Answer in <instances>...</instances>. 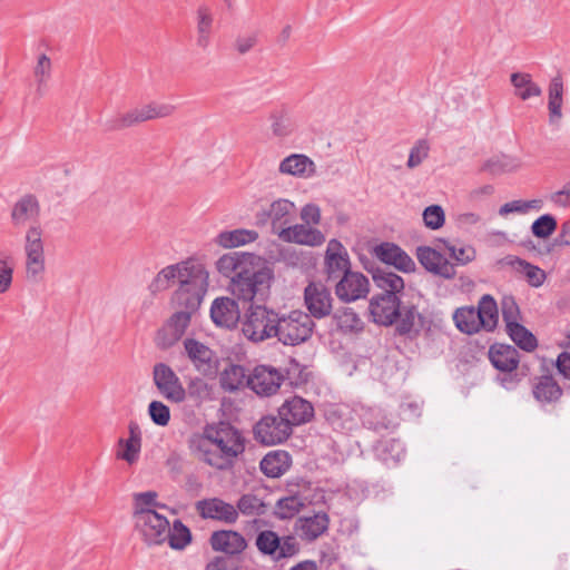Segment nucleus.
<instances>
[{
  "mask_svg": "<svg viewBox=\"0 0 570 570\" xmlns=\"http://www.w3.org/2000/svg\"><path fill=\"white\" fill-rule=\"evenodd\" d=\"M557 226V219L550 214H544L532 223L531 230L535 237L547 238L553 234Z\"/></svg>",
  "mask_w": 570,
  "mask_h": 570,
  "instance_id": "56",
  "label": "nucleus"
},
{
  "mask_svg": "<svg viewBox=\"0 0 570 570\" xmlns=\"http://www.w3.org/2000/svg\"><path fill=\"white\" fill-rule=\"evenodd\" d=\"M370 273L375 286L382 291L380 294L391 296H400L402 294L404 281L396 273L390 271L387 267H373L370 269Z\"/></svg>",
  "mask_w": 570,
  "mask_h": 570,
  "instance_id": "32",
  "label": "nucleus"
},
{
  "mask_svg": "<svg viewBox=\"0 0 570 570\" xmlns=\"http://www.w3.org/2000/svg\"><path fill=\"white\" fill-rule=\"evenodd\" d=\"M501 312H502V318L505 323V326L509 327L513 324L519 323V306L515 303L514 298L512 296H504L501 301Z\"/></svg>",
  "mask_w": 570,
  "mask_h": 570,
  "instance_id": "61",
  "label": "nucleus"
},
{
  "mask_svg": "<svg viewBox=\"0 0 570 570\" xmlns=\"http://www.w3.org/2000/svg\"><path fill=\"white\" fill-rule=\"evenodd\" d=\"M153 380L157 390L166 400L180 403L186 399V391L179 377L169 365L165 363L155 364Z\"/></svg>",
  "mask_w": 570,
  "mask_h": 570,
  "instance_id": "13",
  "label": "nucleus"
},
{
  "mask_svg": "<svg viewBox=\"0 0 570 570\" xmlns=\"http://www.w3.org/2000/svg\"><path fill=\"white\" fill-rule=\"evenodd\" d=\"M128 432V439H120L118 441L119 446L124 448V450L118 452L117 458L132 464L138 460L141 449V431L138 423L129 422Z\"/></svg>",
  "mask_w": 570,
  "mask_h": 570,
  "instance_id": "36",
  "label": "nucleus"
},
{
  "mask_svg": "<svg viewBox=\"0 0 570 570\" xmlns=\"http://www.w3.org/2000/svg\"><path fill=\"white\" fill-rule=\"evenodd\" d=\"M511 85L514 88V95L521 100H528L532 97H540L542 89L532 80V76L527 72H513L510 76Z\"/></svg>",
  "mask_w": 570,
  "mask_h": 570,
  "instance_id": "40",
  "label": "nucleus"
},
{
  "mask_svg": "<svg viewBox=\"0 0 570 570\" xmlns=\"http://www.w3.org/2000/svg\"><path fill=\"white\" fill-rule=\"evenodd\" d=\"M213 23L212 9L207 4H200L196 11V45L204 50L209 46Z\"/></svg>",
  "mask_w": 570,
  "mask_h": 570,
  "instance_id": "38",
  "label": "nucleus"
},
{
  "mask_svg": "<svg viewBox=\"0 0 570 570\" xmlns=\"http://www.w3.org/2000/svg\"><path fill=\"white\" fill-rule=\"evenodd\" d=\"M374 455L387 468L396 466L405 458V448L399 439L380 440L373 446Z\"/></svg>",
  "mask_w": 570,
  "mask_h": 570,
  "instance_id": "31",
  "label": "nucleus"
},
{
  "mask_svg": "<svg viewBox=\"0 0 570 570\" xmlns=\"http://www.w3.org/2000/svg\"><path fill=\"white\" fill-rule=\"evenodd\" d=\"M430 144L426 139H419L410 149L406 167L414 169L419 167L429 156Z\"/></svg>",
  "mask_w": 570,
  "mask_h": 570,
  "instance_id": "57",
  "label": "nucleus"
},
{
  "mask_svg": "<svg viewBox=\"0 0 570 570\" xmlns=\"http://www.w3.org/2000/svg\"><path fill=\"white\" fill-rule=\"evenodd\" d=\"M272 131L277 137L288 136L293 131V124L291 118L285 115H273L272 116Z\"/></svg>",
  "mask_w": 570,
  "mask_h": 570,
  "instance_id": "63",
  "label": "nucleus"
},
{
  "mask_svg": "<svg viewBox=\"0 0 570 570\" xmlns=\"http://www.w3.org/2000/svg\"><path fill=\"white\" fill-rule=\"evenodd\" d=\"M206 444L213 445L234 465L235 459L245 450L244 438L240 432L228 423L207 428L204 432Z\"/></svg>",
  "mask_w": 570,
  "mask_h": 570,
  "instance_id": "4",
  "label": "nucleus"
},
{
  "mask_svg": "<svg viewBox=\"0 0 570 570\" xmlns=\"http://www.w3.org/2000/svg\"><path fill=\"white\" fill-rule=\"evenodd\" d=\"M253 433L257 442L274 445L286 441L291 436L292 430L277 412L262 416L254 425Z\"/></svg>",
  "mask_w": 570,
  "mask_h": 570,
  "instance_id": "10",
  "label": "nucleus"
},
{
  "mask_svg": "<svg viewBox=\"0 0 570 570\" xmlns=\"http://www.w3.org/2000/svg\"><path fill=\"white\" fill-rule=\"evenodd\" d=\"M337 330L343 333H353L356 330V313L352 307H338L333 314Z\"/></svg>",
  "mask_w": 570,
  "mask_h": 570,
  "instance_id": "53",
  "label": "nucleus"
},
{
  "mask_svg": "<svg viewBox=\"0 0 570 570\" xmlns=\"http://www.w3.org/2000/svg\"><path fill=\"white\" fill-rule=\"evenodd\" d=\"M406 305L401 302L400 296L375 294L370 299L368 313L373 323L392 326Z\"/></svg>",
  "mask_w": 570,
  "mask_h": 570,
  "instance_id": "11",
  "label": "nucleus"
},
{
  "mask_svg": "<svg viewBox=\"0 0 570 570\" xmlns=\"http://www.w3.org/2000/svg\"><path fill=\"white\" fill-rule=\"evenodd\" d=\"M210 317L217 326L225 328L235 327L240 318L237 302L229 297L214 299L210 307Z\"/></svg>",
  "mask_w": 570,
  "mask_h": 570,
  "instance_id": "23",
  "label": "nucleus"
},
{
  "mask_svg": "<svg viewBox=\"0 0 570 570\" xmlns=\"http://www.w3.org/2000/svg\"><path fill=\"white\" fill-rule=\"evenodd\" d=\"M190 320L191 315L177 311L169 317L166 324L183 336L190 324Z\"/></svg>",
  "mask_w": 570,
  "mask_h": 570,
  "instance_id": "64",
  "label": "nucleus"
},
{
  "mask_svg": "<svg viewBox=\"0 0 570 570\" xmlns=\"http://www.w3.org/2000/svg\"><path fill=\"white\" fill-rule=\"evenodd\" d=\"M175 107L168 104L151 102L141 107H136L122 115L108 121V129L121 130L125 128L137 126L144 121L165 118L170 116Z\"/></svg>",
  "mask_w": 570,
  "mask_h": 570,
  "instance_id": "7",
  "label": "nucleus"
},
{
  "mask_svg": "<svg viewBox=\"0 0 570 570\" xmlns=\"http://www.w3.org/2000/svg\"><path fill=\"white\" fill-rule=\"evenodd\" d=\"M236 509L238 514L242 513L244 515H264L267 512V504L259 499L257 495L253 493L243 494L238 501Z\"/></svg>",
  "mask_w": 570,
  "mask_h": 570,
  "instance_id": "49",
  "label": "nucleus"
},
{
  "mask_svg": "<svg viewBox=\"0 0 570 570\" xmlns=\"http://www.w3.org/2000/svg\"><path fill=\"white\" fill-rule=\"evenodd\" d=\"M507 332L511 340L523 351L532 352L535 350L538 345L535 336L522 324H513L507 327Z\"/></svg>",
  "mask_w": 570,
  "mask_h": 570,
  "instance_id": "48",
  "label": "nucleus"
},
{
  "mask_svg": "<svg viewBox=\"0 0 570 570\" xmlns=\"http://www.w3.org/2000/svg\"><path fill=\"white\" fill-rule=\"evenodd\" d=\"M279 171L293 176L309 177L315 173V165L307 156L293 154L281 161Z\"/></svg>",
  "mask_w": 570,
  "mask_h": 570,
  "instance_id": "37",
  "label": "nucleus"
},
{
  "mask_svg": "<svg viewBox=\"0 0 570 570\" xmlns=\"http://www.w3.org/2000/svg\"><path fill=\"white\" fill-rule=\"evenodd\" d=\"M416 258L429 273L435 276L444 279H453L456 275L454 264L439 250L430 246H419L416 248Z\"/></svg>",
  "mask_w": 570,
  "mask_h": 570,
  "instance_id": "15",
  "label": "nucleus"
},
{
  "mask_svg": "<svg viewBox=\"0 0 570 570\" xmlns=\"http://www.w3.org/2000/svg\"><path fill=\"white\" fill-rule=\"evenodd\" d=\"M508 264L518 273L523 274L532 287H540L546 281V273L540 267L519 257H508Z\"/></svg>",
  "mask_w": 570,
  "mask_h": 570,
  "instance_id": "44",
  "label": "nucleus"
},
{
  "mask_svg": "<svg viewBox=\"0 0 570 570\" xmlns=\"http://www.w3.org/2000/svg\"><path fill=\"white\" fill-rule=\"evenodd\" d=\"M422 217L424 225L432 230L441 228L445 223V214L440 205L428 206L423 210Z\"/></svg>",
  "mask_w": 570,
  "mask_h": 570,
  "instance_id": "58",
  "label": "nucleus"
},
{
  "mask_svg": "<svg viewBox=\"0 0 570 570\" xmlns=\"http://www.w3.org/2000/svg\"><path fill=\"white\" fill-rule=\"evenodd\" d=\"M26 275L29 281L38 282L45 272V247L40 225H30L24 235Z\"/></svg>",
  "mask_w": 570,
  "mask_h": 570,
  "instance_id": "6",
  "label": "nucleus"
},
{
  "mask_svg": "<svg viewBox=\"0 0 570 570\" xmlns=\"http://www.w3.org/2000/svg\"><path fill=\"white\" fill-rule=\"evenodd\" d=\"M135 528L148 546L161 544L168 535V519L158 512L140 513L132 518Z\"/></svg>",
  "mask_w": 570,
  "mask_h": 570,
  "instance_id": "14",
  "label": "nucleus"
},
{
  "mask_svg": "<svg viewBox=\"0 0 570 570\" xmlns=\"http://www.w3.org/2000/svg\"><path fill=\"white\" fill-rule=\"evenodd\" d=\"M304 299L311 318L320 320L328 316L332 312L331 292L321 283H309L304 289Z\"/></svg>",
  "mask_w": 570,
  "mask_h": 570,
  "instance_id": "17",
  "label": "nucleus"
},
{
  "mask_svg": "<svg viewBox=\"0 0 570 570\" xmlns=\"http://www.w3.org/2000/svg\"><path fill=\"white\" fill-rule=\"evenodd\" d=\"M181 337L178 332L165 323V325L158 330L155 342L159 348L167 350L174 346Z\"/></svg>",
  "mask_w": 570,
  "mask_h": 570,
  "instance_id": "60",
  "label": "nucleus"
},
{
  "mask_svg": "<svg viewBox=\"0 0 570 570\" xmlns=\"http://www.w3.org/2000/svg\"><path fill=\"white\" fill-rule=\"evenodd\" d=\"M184 347L197 372L206 377H215L218 374L220 361L215 351L195 338H186Z\"/></svg>",
  "mask_w": 570,
  "mask_h": 570,
  "instance_id": "9",
  "label": "nucleus"
},
{
  "mask_svg": "<svg viewBox=\"0 0 570 570\" xmlns=\"http://www.w3.org/2000/svg\"><path fill=\"white\" fill-rule=\"evenodd\" d=\"M248 374L244 366L229 364L219 374V383L224 391L235 392L247 384Z\"/></svg>",
  "mask_w": 570,
  "mask_h": 570,
  "instance_id": "42",
  "label": "nucleus"
},
{
  "mask_svg": "<svg viewBox=\"0 0 570 570\" xmlns=\"http://www.w3.org/2000/svg\"><path fill=\"white\" fill-rule=\"evenodd\" d=\"M51 71V60L47 55H41L38 58L37 65L35 67V77L38 82V91H41V87L45 85L47 79L50 76Z\"/></svg>",
  "mask_w": 570,
  "mask_h": 570,
  "instance_id": "62",
  "label": "nucleus"
},
{
  "mask_svg": "<svg viewBox=\"0 0 570 570\" xmlns=\"http://www.w3.org/2000/svg\"><path fill=\"white\" fill-rule=\"evenodd\" d=\"M258 237V233L252 229H234V230H225L219 233L216 236V243L224 248H233L246 245L256 240Z\"/></svg>",
  "mask_w": 570,
  "mask_h": 570,
  "instance_id": "43",
  "label": "nucleus"
},
{
  "mask_svg": "<svg viewBox=\"0 0 570 570\" xmlns=\"http://www.w3.org/2000/svg\"><path fill=\"white\" fill-rule=\"evenodd\" d=\"M199 459L217 470H228L233 465L213 445L206 444V440L198 445Z\"/></svg>",
  "mask_w": 570,
  "mask_h": 570,
  "instance_id": "51",
  "label": "nucleus"
},
{
  "mask_svg": "<svg viewBox=\"0 0 570 570\" xmlns=\"http://www.w3.org/2000/svg\"><path fill=\"white\" fill-rule=\"evenodd\" d=\"M40 204L32 194L21 196L12 206L10 218L14 227H23L28 224L39 225Z\"/></svg>",
  "mask_w": 570,
  "mask_h": 570,
  "instance_id": "21",
  "label": "nucleus"
},
{
  "mask_svg": "<svg viewBox=\"0 0 570 570\" xmlns=\"http://www.w3.org/2000/svg\"><path fill=\"white\" fill-rule=\"evenodd\" d=\"M294 204L287 199H277L273 202L269 206L268 210H264L259 215V220L262 223L271 222L273 229L286 228L291 220L292 215L294 213Z\"/></svg>",
  "mask_w": 570,
  "mask_h": 570,
  "instance_id": "30",
  "label": "nucleus"
},
{
  "mask_svg": "<svg viewBox=\"0 0 570 570\" xmlns=\"http://www.w3.org/2000/svg\"><path fill=\"white\" fill-rule=\"evenodd\" d=\"M521 163L518 158L511 157L508 155H499L488 159L483 166L482 170L488 171L491 175H500L503 173H511L519 169Z\"/></svg>",
  "mask_w": 570,
  "mask_h": 570,
  "instance_id": "46",
  "label": "nucleus"
},
{
  "mask_svg": "<svg viewBox=\"0 0 570 570\" xmlns=\"http://www.w3.org/2000/svg\"><path fill=\"white\" fill-rule=\"evenodd\" d=\"M302 494L294 493L278 499L274 509V515L276 518L281 520L292 519L305 508L308 499L305 491L311 489V483L302 479Z\"/></svg>",
  "mask_w": 570,
  "mask_h": 570,
  "instance_id": "28",
  "label": "nucleus"
},
{
  "mask_svg": "<svg viewBox=\"0 0 570 570\" xmlns=\"http://www.w3.org/2000/svg\"><path fill=\"white\" fill-rule=\"evenodd\" d=\"M257 255L246 252H230L224 254L216 262L217 271L224 276L230 279H236V276L246 274V268L252 262L256 259Z\"/></svg>",
  "mask_w": 570,
  "mask_h": 570,
  "instance_id": "22",
  "label": "nucleus"
},
{
  "mask_svg": "<svg viewBox=\"0 0 570 570\" xmlns=\"http://www.w3.org/2000/svg\"><path fill=\"white\" fill-rule=\"evenodd\" d=\"M489 358L497 370L504 373H511L519 365V352L511 345H492L489 350Z\"/></svg>",
  "mask_w": 570,
  "mask_h": 570,
  "instance_id": "33",
  "label": "nucleus"
},
{
  "mask_svg": "<svg viewBox=\"0 0 570 570\" xmlns=\"http://www.w3.org/2000/svg\"><path fill=\"white\" fill-rule=\"evenodd\" d=\"M292 464L288 452L283 450H274L268 452L261 461V471L268 478L282 476Z\"/></svg>",
  "mask_w": 570,
  "mask_h": 570,
  "instance_id": "35",
  "label": "nucleus"
},
{
  "mask_svg": "<svg viewBox=\"0 0 570 570\" xmlns=\"http://www.w3.org/2000/svg\"><path fill=\"white\" fill-rule=\"evenodd\" d=\"M373 255L382 263L393 266L403 273L415 271V263L399 245L383 242L373 248Z\"/></svg>",
  "mask_w": 570,
  "mask_h": 570,
  "instance_id": "18",
  "label": "nucleus"
},
{
  "mask_svg": "<svg viewBox=\"0 0 570 570\" xmlns=\"http://www.w3.org/2000/svg\"><path fill=\"white\" fill-rule=\"evenodd\" d=\"M277 313L265 305L250 304L243 322V334L252 342H263L274 337Z\"/></svg>",
  "mask_w": 570,
  "mask_h": 570,
  "instance_id": "5",
  "label": "nucleus"
},
{
  "mask_svg": "<svg viewBox=\"0 0 570 570\" xmlns=\"http://www.w3.org/2000/svg\"><path fill=\"white\" fill-rule=\"evenodd\" d=\"M358 416L364 428L375 432L393 431L399 425L395 416L387 414L383 409L376 406L362 407V412Z\"/></svg>",
  "mask_w": 570,
  "mask_h": 570,
  "instance_id": "29",
  "label": "nucleus"
},
{
  "mask_svg": "<svg viewBox=\"0 0 570 570\" xmlns=\"http://www.w3.org/2000/svg\"><path fill=\"white\" fill-rule=\"evenodd\" d=\"M169 547L174 550L185 549L191 541V532L180 520H175L173 525L168 523V535H166Z\"/></svg>",
  "mask_w": 570,
  "mask_h": 570,
  "instance_id": "45",
  "label": "nucleus"
},
{
  "mask_svg": "<svg viewBox=\"0 0 570 570\" xmlns=\"http://www.w3.org/2000/svg\"><path fill=\"white\" fill-rule=\"evenodd\" d=\"M148 414L153 423L158 426H166L170 421V410L160 401H151L149 403Z\"/></svg>",
  "mask_w": 570,
  "mask_h": 570,
  "instance_id": "59",
  "label": "nucleus"
},
{
  "mask_svg": "<svg viewBox=\"0 0 570 570\" xmlns=\"http://www.w3.org/2000/svg\"><path fill=\"white\" fill-rule=\"evenodd\" d=\"M209 543L214 551L228 556L240 554L247 547L245 538L237 531L219 530L212 533Z\"/></svg>",
  "mask_w": 570,
  "mask_h": 570,
  "instance_id": "25",
  "label": "nucleus"
},
{
  "mask_svg": "<svg viewBox=\"0 0 570 570\" xmlns=\"http://www.w3.org/2000/svg\"><path fill=\"white\" fill-rule=\"evenodd\" d=\"M278 414L288 428L293 431V426L304 424L314 416L313 405L301 396H293L277 409Z\"/></svg>",
  "mask_w": 570,
  "mask_h": 570,
  "instance_id": "20",
  "label": "nucleus"
},
{
  "mask_svg": "<svg viewBox=\"0 0 570 570\" xmlns=\"http://www.w3.org/2000/svg\"><path fill=\"white\" fill-rule=\"evenodd\" d=\"M532 395L541 406L552 405L560 401L563 390L551 374H544L533 383Z\"/></svg>",
  "mask_w": 570,
  "mask_h": 570,
  "instance_id": "26",
  "label": "nucleus"
},
{
  "mask_svg": "<svg viewBox=\"0 0 570 570\" xmlns=\"http://www.w3.org/2000/svg\"><path fill=\"white\" fill-rule=\"evenodd\" d=\"M335 294L344 303L356 301V277H341L335 286Z\"/></svg>",
  "mask_w": 570,
  "mask_h": 570,
  "instance_id": "55",
  "label": "nucleus"
},
{
  "mask_svg": "<svg viewBox=\"0 0 570 570\" xmlns=\"http://www.w3.org/2000/svg\"><path fill=\"white\" fill-rule=\"evenodd\" d=\"M421 314L417 307L413 304H407L403 313L397 317L395 325V335L413 340L420 334Z\"/></svg>",
  "mask_w": 570,
  "mask_h": 570,
  "instance_id": "34",
  "label": "nucleus"
},
{
  "mask_svg": "<svg viewBox=\"0 0 570 570\" xmlns=\"http://www.w3.org/2000/svg\"><path fill=\"white\" fill-rule=\"evenodd\" d=\"M13 278V258L0 250V294L7 293Z\"/></svg>",
  "mask_w": 570,
  "mask_h": 570,
  "instance_id": "54",
  "label": "nucleus"
},
{
  "mask_svg": "<svg viewBox=\"0 0 570 570\" xmlns=\"http://www.w3.org/2000/svg\"><path fill=\"white\" fill-rule=\"evenodd\" d=\"M255 543L261 553L269 556L274 560L294 557L299 551V546L294 535L279 538L272 530L261 531Z\"/></svg>",
  "mask_w": 570,
  "mask_h": 570,
  "instance_id": "8",
  "label": "nucleus"
},
{
  "mask_svg": "<svg viewBox=\"0 0 570 570\" xmlns=\"http://www.w3.org/2000/svg\"><path fill=\"white\" fill-rule=\"evenodd\" d=\"M330 519L326 512L320 511L311 517L298 518L295 532L306 541H314L328 529Z\"/></svg>",
  "mask_w": 570,
  "mask_h": 570,
  "instance_id": "27",
  "label": "nucleus"
},
{
  "mask_svg": "<svg viewBox=\"0 0 570 570\" xmlns=\"http://www.w3.org/2000/svg\"><path fill=\"white\" fill-rule=\"evenodd\" d=\"M274 271L265 259L257 256L246 268V274L236 276L229 283V291L234 297L245 303L265 302L271 294Z\"/></svg>",
  "mask_w": 570,
  "mask_h": 570,
  "instance_id": "1",
  "label": "nucleus"
},
{
  "mask_svg": "<svg viewBox=\"0 0 570 570\" xmlns=\"http://www.w3.org/2000/svg\"><path fill=\"white\" fill-rule=\"evenodd\" d=\"M208 288V272L200 264L188 278H184L175 293V302L180 312L195 314Z\"/></svg>",
  "mask_w": 570,
  "mask_h": 570,
  "instance_id": "3",
  "label": "nucleus"
},
{
  "mask_svg": "<svg viewBox=\"0 0 570 570\" xmlns=\"http://www.w3.org/2000/svg\"><path fill=\"white\" fill-rule=\"evenodd\" d=\"M445 250L448 252L451 259L454 261V267L455 266H465L469 263L473 262L476 257L475 249L470 245H464L458 247L456 245L448 242L442 240Z\"/></svg>",
  "mask_w": 570,
  "mask_h": 570,
  "instance_id": "52",
  "label": "nucleus"
},
{
  "mask_svg": "<svg viewBox=\"0 0 570 570\" xmlns=\"http://www.w3.org/2000/svg\"><path fill=\"white\" fill-rule=\"evenodd\" d=\"M199 265L200 264L191 262V261L180 262L178 264L169 265V266L163 268L158 273V276H160L161 279H164V282H165V284H167V286L169 285V282L175 278L178 279V283L180 285L181 281H184V278H188L193 274V272L196 269V266H199Z\"/></svg>",
  "mask_w": 570,
  "mask_h": 570,
  "instance_id": "47",
  "label": "nucleus"
},
{
  "mask_svg": "<svg viewBox=\"0 0 570 570\" xmlns=\"http://www.w3.org/2000/svg\"><path fill=\"white\" fill-rule=\"evenodd\" d=\"M277 234L284 242L301 245L318 246L325 242V237L321 230L304 224L287 226L278 230Z\"/></svg>",
  "mask_w": 570,
  "mask_h": 570,
  "instance_id": "24",
  "label": "nucleus"
},
{
  "mask_svg": "<svg viewBox=\"0 0 570 570\" xmlns=\"http://www.w3.org/2000/svg\"><path fill=\"white\" fill-rule=\"evenodd\" d=\"M479 312L474 306H463L453 314V321L458 330L465 334H475L483 330L482 322L479 320Z\"/></svg>",
  "mask_w": 570,
  "mask_h": 570,
  "instance_id": "39",
  "label": "nucleus"
},
{
  "mask_svg": "<svg viewBox=\"0 0 570 570\" xmlns=\"http://www.w3.org/2000/svg\"><path fill=\"white\" fill-rule=\"evenodd\" d=\"M315 326L311 316L299 309L276 315L274 337L284 345L295 346L308 340Z\"/></svg>",
  "mask_w": 570,
  "mask_h": 570,
  "instance_id": "2",
  "label": "nucleus"
},
{
  "mask_svg": "<svg viewBox=\"0 0 570 570\" xmlns=\"http://www.w3.org/2000/svg\"><path fill=\"white\" fill-rule=\"evenodd\" d=\"M157 497L155 491L135 493L132 518L140 517V513L156 512V508H165V504L157 501Z\"/></svg>",
  "mask_w": 570,
  "mask_h": 570,
  "instance_id": "50",
  "label": "nucleus"
},
{
  "mask_svg": "<svg viewBox=\"0 0 570 570\" xmlns=\"http://www.w3.org/2000/svg\"><path fill=\"white\" fill-rule=\"evenodd\" d=\"M285 377L282 370L261 364L248 374L247 386L259 396H271L278 391Z\"/></svg>",
  "mask_w": 570,
  "mask_h": 570,
  "instance_id": "12",
  "label": "nucleus"
},
{
  "mask_svg": "<svg viewBox=\"0 0 570 570\" xmlns=\"http://www.w3.org/2000/svg\"><path fill=\"white\" fill-rule=\"evenodd\" d=\"M195 508L203 519L218 520L227 524H234L238 520L236 507L219 498L199 500Z\"/></svg>",
  "mask_w": 570,
  "mask_h": 570,
  "instance_id": "19",
  "label": "nucleus"
},
{
  "mask_svg": "<svg viewBox=\"0 0 570 570\" xmlns=\"http://www.w3.org/2000/svg\"><path fill=\"white\" fill-rule=\"evenodd\" d=\"M325 266L328 279L356 277V272L351 271L347 250L337 239H331L327 244Z\"/></svg>",
  "mask_w": 570,
  "mask_h": 570,
  "instance_id": "16",
  "label": "nucleus"
},
{
  "mask_svg": "<svg viewBox=\"0 0 570 570\" xmlns=\"http://www.w3.org/2000/svg\"><path fill=\"white\" fill-rule=\"evenodd\" d=\"M475 309L479 312V320L482 322L483 330L492 332L497 327L499 321L498 304L493 296L490 294L483 295Z\"/></svg>",
  "mask_w": 570,
  "mask_h": 570,
  "instance_id": "41",
  "label": "nucleus"
}]
</instances>
